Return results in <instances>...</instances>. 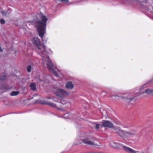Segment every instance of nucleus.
<instances>
[{"label":"nucleus","instance_id":"9d476101","mask_svg":"<svg viewBox=\"0 0 153 153\" xmlns=\"http://www.w3.org/2000/svg\"><path fill=\"white\" fill-rule=\"evenodd\" d=\"M74 85L71 82H67L65 85V88L67 89H72Z\"/></svg>","mask_w":153,"mask_h":153},{"label":"nucleus","instance_id":"f257e3e1","mask_svg":"<svg viewBox=\"0 0 153 153\" xmlns=\"http://www.w3.org/2000/svg\"><path fill=\"white\" fill-rule=\"evenodd\" d=\"M33 43L36 47L37 53L42 58V65L43 66H47L48 69L52 72L56 76L60 77L61 74L56 66L53 64L48 56L51 54L52 51L50 48L46 49L45 45L40 43V40L37 37L34 38L32 40Z\"/></svg>","mask_w":153,"mask_h":153},{"label":"nucleus","instance_id":"6ab92c4d","mask_svg":"<svg viewBox=\"0 0 153 153\" xmlns=\"http://www.w3.org/2000/svg\"><path fill=\"white\" fill-rule=\"evenodd\" d=\"M101 124H101H101H100V125L99 124H97L96 125V126H95V128H96L97 129H98L99 128V126H100Z\"/></svg>","mask_w":153,"mask_h":153},{"label":"nucleus","instance_id":"20e7f679","mask_svg":"<svg viewBox=\"0 0 153 153\" xmlns=\"http://www.w3.org/2000/svg\"><path fill=\"white\" fill-rule=\"evenodd\" d=\"M55 94L60 97H64L68 96L69 93L64 89H58L55 92Z\"/></svg>","mask_w":153,"mask_h":153},{"label":"nucleus","instance_id":"f8f14e48","mask_svg":"<svg viewBox=\"0 0 153 153\" xmlns=\"http://www.w3.org/2000/svg\"><path fill=\"white\" fill-rule=\"evenodd\" d=\"M36 81H37L38 82H39L43 81L45 83H46L49 82L48 80L46 79H44L43 80L42 79H40L39 76L36 78Z\"/></svg>","mask_w":153,"mask_h":153},{"label":"nucleus","instance_id":"6e6552de","mask_svg":"<svg viewBox=\"0 0 153 153\" xmlns=\"http://www.w3.org/2000/svg\"><path fill=\"white\" fill-rule=\"evenodd\" d=\"M137 134L136 131L133 130H130L128 131H126V137H131L133 136L136 135Z\"/></svg>","mask_w":153,"mask_h":153},{"label":"nucleus","instance_id":"dca6fc26","mask_svg":"<svg viewBox=\"0 0 153 153\" xmlns=\"http://www.w3.org/2000/svg\"><path fill=\"white\" fill-rule=\"evenodd\" d=\"M19 92L18 91H13L11 93L10 95L12 96H15L18 95Z\"/></svg>","mask_w":153,"mask_h":153},{"label":"nucleus","instance_id":"4be33fe9","mask_svg":"<svg viewBox=\"0 0 153 153\" xmlns=\"http://www.w3.org/2000/svg\"><path fill=\"white\" fill-rule=\"evenodd\" d=\"M114 97H118V96L117 95H116L115 96H112V97L113 99H115V98H114Z\"/></svg>","mask_w":153,"mask_h":153},{"label":"nucleus","instance_id":"f03ea898","mask_svg":"<svg viewBox=\"0 0 153 153\" xmlns=\"http://www.w3.org/2000/svg\"><path fill=\"white\" fill-rule=\"evenodd\" d=\"M37 17L39 18L42 20V21H41L37 19L35 20V25L37 29L39 36L42 39V42H44L43 36L45 32L46 23L48 19V18L43 15L41 13L37 15Z\"/></svg>","mask_w":153,"mask_h":153},{"label":"nucleus","instance_id":"1a4fd4ad","mask_svg":"<svg viewBox=\"0 0 153 153\" xmlns=\"http://www.w3.org/2000/svg\"><path fill=\"white\" fill-rule=\"evenodd\" d=\"M121 146L123 147L125 151L129 153H136L137 152L133 149L126 146H124L122 144Z\"/></svg>","mask_w":153,"mask_h":153},{"label":"nucleus","instance_id":"7ed1b4c3","mask_svg":"<svg viewBox=\"0 0 153 153\" xmlns=\"http://www.w3.org/2000/svg\"><path fill=\"white\" fill-rule=\"evenodd\" d=\"M146 85H144L141 86L139 89H136L134 91L126 93L125 96L122 97V99H126L130 100L134 99V97L141 94L144 93L147 94L153 95V89H147L145 90L144 89L146 88Z\"/></svg>","mask_w":153,"mask_h":153},{"label":"nucleus","instance_id":"393cba45","mask_svg":"<svg viewBox=\"0 0 153 153\" xmlns=\"http://www.w3.org/2000/svg\"><path fill=\"white\" fill-rule=\"evenodd\" d=\"M50 98H50V97H49V98H48V99H50Z\"/></svg>","mask_w":153,"mask_h":153},{"label":"nucleus","instance_id":"ddd939ff","mask_svg":"<svg viewBox=\"0 0 153 153\" xmlns=\"http://www.w3.org/2000/svg\"><path fill=\"white\" fill-rule=\"evenodd\" d=\"M7 79V77L5 73L2 74L0 76V79L1 81L5 80Z\"/></svg>","mask_w":153,"mask_h":153},{"label":"nucleus","instance_id":"39448f33","mask_svg":"<svg viewBox=\"0 0 153 153\" xmlns=\"http://www.w3.org/2000/svg\"><path fill=\"white\" fill-rule=\"evenodd\" d=\"M114 130L116 132L120 137L123 138H125L126 137V131L121 130L120 128H114Z\"/></svg>","mask_w":153,"mask_h":153},{"label":"nucleus","instance_id":"0eeeda50","mask_svg":"<svg viewBox=\"0 0 153 153\" xmlns=\"http://www.w3.org/2000/svg\"><path fill=\"white\" fill-rule=\"evenodd\" d=\"M83 143L89 145H94L95 146H98L94 142L91 141L88 138H85L82 140Z\"/></svg>","mask_w":153,"mask_h":153},{"label":"nucleus","instance_id":"b1692460","mask_svg":"<svg viewBox=\"0 0 153 153\" xmlns=\"http://www.w3.org/2000/svg\"><path fill=\"white\" fill-rule=\"evenodd\" d=\"M53 100L55 102H57V101H56L54 99V98L53 99Z\"/></svg>","mask_w":153,"mask_h":153},{"label":"nucleus","instance_id":"4468645a","mask_svg":"<svg viewBox=\"0 0 153 153\" xmlns=\"http://www.w3.org/2000/svg\"><path fill=\"white\" fill-rule=\"evenodd\" d=\"M30 87L31 89L32 90H35L36 89V84L35 83H32L30 84Z\"/></svg>","mask_w":153,"mask_h":153},{"label":"nucleus","instance_id":"aec40b11","mask_svg":"<svg viewBox=\"0 0 153 153\" xmlns=\"http://www.w3.org/2000/svg\"><path fill=\"white\" fill-rule=\"evenodd\" d=\"M5 22V21L3 19H1L0 20V23L2 24H4Z\"/></svg>","mask_w":153,"mask_h":153},{"label":"nucleus","instance_id":"9b49d317","mask_svg":"<svg viewBox=\"0 0 153 153\" xmlns=\"http://www.w3.org/2000/svg\"><path fill=\"white\" fill-rule=\"evenodd\" d=\"M47 104L50 105V106H51L52 107L56 108H57V109H58L59 110H60L61 111L64 110V109L62 108H59V107H57L56 106V105L55 104L53 103H51V102H50V103H47Z\"/></svg>","mask_w":153,"mask_h":153},{"label":"nucleus","instance_id":"5701e85b","mask_svg":"<svg viewBox=\"0 0 153 153\" xmlns=\"http://www.w3.org/2000/svg\"><path fill=\"white\" fill-rule=\"evenodd\" d=\"M4 12H2V14L3 15H4Z\"/></svg>","mask_w":153,"mask_h":153},{"label":"nucleus","instance_id":"f3484780","mask_svg":"<svg viewBox=\"0 0 153 153\" xmlns=\"http://www.w3.org/2000/svg\"><path fill=\"white\" fill-rule=\"evenodd\" d=\"M31 68L30 65H29L27 68V70L28 72H30L31 71Z\"/></svg>","mask_w":153,"mask_h":153},{"label":"nucleus","instance_id":"412c9836","mask_svg":"<svg viewBox=\"0 0 153 153\" xmlns=\"http://www.w3.org/2000/svg\"><path fill=\"white\" fill-rule=\"evenodd\" d=\"M61 103L62 104H65L66 103H65V102L64 101H63V100H62L61 101Z\"/></svg>","mask_w":153,"mask_h":153},{"label":"nucleus","instance_id":"423d86ee","mask_svg":"<svg viewBox=\"0 0 153 153\" xmlns=\"http://www.w3.org/2000/svg\"><path fill=\"white\" fill-rule=\"evenodd\" d=\"M100 123H101L102 124V125L101 126H102L109 128H112L114 126L113 124L112 123L107 120H103Z\"/></svg>","mask_w":153,"mask_h":153},{"label":"nucleus","instance_id":"2eb2a0df","mask_svg":"<svg viewBox=\"0 0 153 153\" xmlns=\"http://www.w3.org/2000/svg\"><path fill=\"white\" fill-rule=\"evenodd\" d=\"M72 115L69 114V113H68L64 114V116L62 117L65 119L70 118L71 119Z\"/></svg>","mask_w":153,"mask_h":153},{"label":"nucleus","instance_id":"a211bd4d","mask_svg":"<svg viewBox=\"0 0 153 153\" xmlns=\"http://www.w3.org/2000/svg\"><path fill=\"white\" fill-rule=\"evenodd\" d=\"M59 1L65 3H68L69 2L68 0H59Z\"/></svg>","mask_w":153,"mask_h":153}]
</instances>
